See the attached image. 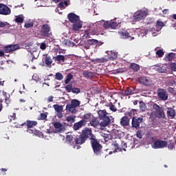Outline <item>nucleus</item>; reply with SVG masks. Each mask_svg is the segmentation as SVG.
<instances>
[{
	"label": "nucleus",
	"instance_id": "obj_40",
	"mask_svg": "<svg viewBox=\"0 0 176 176\" xmlns=\"http://www.w3.org/2000/svg\"><path fill=\"white\" fill-rule=\"evenodd\" d=\"M15 23H18L21 24V23H23L24 18L23 16H21L20 15L16 16V19H14Z\"/></svg>",
	"mask_w": 176,
	"mask_h": 176
},
{
	"label": "nucleus",
	"instance_id": "obj_8",
	"mask_svg": "<svg viewBox=\"0 0 176 176\" xmlns=\"http://www.w3.org/2000/svg\"><path fill=\"white\" fill-rule=\"evenodd\" d=\"M91 145L92 146L94 153L96 155H100L101 153V151H102V146L100 144V142L97 140V139H92L91 141Z\"/></svg>",
	"mask_w": 176,
	"mask_h": 176
},
{
	"label": "nucleus",
	"instance_id": "obj_28",
	"mask_svg": "<svg viewBox=\"0 0 176 176\" xmlns=\"http://www.w3.org/2000/svg\"><path fill=\"white\" fill-rule=\"evenodd\" d=\"M175 58V53L170 52L165 56L166 61H173Z\"/></svg>",
	"mask_w": 176,
	"mask_h": 176
},
{
	"label": "nucleus",
	"instance_id": "obj_35",
	"mask_svg": "<svg viewBox=\"0 0 176 176\" xmlns=\"http://www.w3.org/2000/svg\"><path fill=\"white\" fill-rule=\"evenodd\" d=\"M69 0H65V1H60L59 3V7L60 9H65L68 5H69Z\"/></svg>",
	"mask_w": 176,
	"mask_h": 176
},
{
	"label": "nucleus",
	"instance_id": "obj_20",
	"mask_svg": "<svg viewBox=\"0 0 176 176\" xmlns=\"http://www.w3.org/2000/svg\"><path fill=\"white\" fill-rule=\"evenodd\" d=\"M100 120H102L100 123V127H107V126H109L111 124V118L108 116L101 118Z\"/></svg>",
	"mask_w": 176,
	"mask_h": 176
},
{
	"label": "nucleus",
	"instance_id": "obj_3",
	"mask_svg": "<svg viewBox=\"0 0 176 176\" xmlns=\"http://www.w3.org/2000/svg\"><path fill=\"white\" fill-rule=\"evenodd\" d=\"M78 142L82 144H85L86 142V140L89 138L91 141H93L96 138V136L93 135V132L91 129L86 127L84 130L82 131V134L78 135Z\"/></svg>",
	"mask_w": 176,
	"mask_h": 176
},
{
	"label": "nucleus",
	"instance_id": "obj_15",
	"mask_svg": "<svg viewBox=\"0 0 176 176\" xmlns=\"http://www.w3.org/2000/svg\"><path fill=\"white\" fill-rule=\"evenodd\" d=\"M20 49V45L19 44L8 45L4 47L5 53H10L11 52H16Z\"/></svg>",
	"mask_w": 176,
	"mask_h": 176
},
{
	"label": "nucleus",
	"instance_id": "obj_55",
	"mask_svg": "<svg viewBox=\"0 0 176 176\" xmlns=\"http://www.w3.org/2000/svg\"><path fill=\"white\" fill-rule=\"evenodd\" d=\"M10 120H16V113H13L12 115L10 116Z\"/></svg>",
	"mask_w": 176,
	"mask_h": 176
},
{
	"label": "nucleus",
	"instance_id": "obj_61",
	"mask_svg": "<svg viewBox=\"0 0 176 176\" xmlns=\"http://www.w3.org/2000/svg\"><path fill=\"white\" fill-rule=\"evenodd\" d=\"M3 27H6V23L0 21V28H3Z\"/></svg>",
	"mask_w": 176,
	"mask_h": 176
},
{
	"label": "nucleus",
	"instance_id": "obj_52",
	"mask_svg": "<svg viewBox=\"0 0 176 176\" xmlns=\"http://www.w3.org/2000/svg\"><path fill=\"white\" fill-rule=\"evenodd\" d=\"M139 104H140V109H142V111H144L145 107H146L145 103H144V102H142V101H140V102H139Z\"/></svg>",
	"mask_w": 176,
	"mask_h": 176
},
{
	"label": "nucleus",
	"instance_id": "obj_56",
	"mask_svg": "<svg viewBox=\"0 0 176 176\" xmlns=\"http://www.w3.org/2000/svg\"><path fill=\"white\" fill-rule=\"evenodd\" d=\"M5 102L6 104V107H9V104H10V99L6 97L5 99Z\"/></svg>",
	"mask_w": 176,
	"mask_h": 176
},
{
	"label": "nucleus",
	"instance_id": "obj_13",
	"mask_svg": "<svg viewBox=\"0 0 176 176\" xmlns=\"http://www.w3.org/2000/svg\"><path fill=\"white\" fill-rule=\"evenodd\" d=\"M12 13L10 8L6 5L0 3V14L3 16H9Z\"/></svg>",
	"mask_w": 176,
	"mask_h": 176
},
{
	"label": "nucleus",
	"instance_id": "obj_26",
	"mask_svg": "<svg viewBox=\"0 0 176 176\" xmlns=\"http://www.w3.org/2000/svg\"><path fill=\"white\" fill-rule=\"evenodd\" d=\"M54 127L56 133H61V131H63V124L58 122L54 123Z\"/></svg>",
	"mask_w": 176,
	"mask_h": 176
},
{
	"label": "nucleus",
	"instance_id": "obj_64",
	"mask_svg": "<svg viewBox=\"0 0 176 176\" xmlns=\"http://www.w3.org/2000/svg\"><path fill=\"white\" fill-rule=\"evenodd\" d=\"M57 116L59 119H61L63 118V112L58 113Z\"/></svg>",
	"mask_w": 176,
	"mask_h": 176
},
{
	"label": "nucleus",
	"instance_id": "obj_57",
	"mask_svg": "<svg viewBox=\"0 0 176 176\" xmlns=\"http://www.w3.org/2000/svg\"><path fill=\"white\" fill-rule=\"evenodd\" d=\"M41 50H45L46 49V43H42L40 45Z\"/></svg>",
	"mask_w": 176,
	"mask_h": 176
},
{
	"label": "nucleus",
	"instance_id": "obj_49",
	"mask_svg": "<svg viewBox=\"0 0 176 176\" xmlns=\"http://www.w3.org/2000/svg\"><path fill=\"white\" fill-rule=\"evenodd\" d=\"M156 55L158 56V57H163L164 56V52L162 50H159L156 52Z\"/></svg>",
	"mask_w": 176,
	"mask_h": 176
},
{
	"label": "nucleus",
	"instance_id": "obj_63",
	"mask_svg": "<svg viewBox=\"0 0 176 176\" xmlns=\"http://www.w3.org/2000/svg\"><path fill=\"white\" fill-rule=\"evenodd\" d=\"M168 91H169L170 93H174V89H173V87H169L168 88Z\"/></svg>",
	"mask_w": 176,
	"mask_h": 176
},
{
	"label": "nucleus",
	"instance_id": "obj_25",
	"mask_svg": "<svg viewBox=\"0 0 176 176\" xmlns=\"http://www.w3.org/2000/svg\"><path fill=\"white\" fill-rule=\"evenodd\" d=\"M90 126L92 127H94L96 129V127H98L100 126V121L98 120V118L94 117L89 122Z\"/></svg>",
	"mask_w": 176,
	"mask_h": 176
},
{
	"label": "nucleus",
	"instance_id": "obj_7",
	"mask_svg": "<svg viewBox=\"0 0 176 176\" xmlns=\"http://www.w3.org/2000/svg\"><path fill=\"white\" fill-rule=\"evenodd\" d=\"M40 34L42 38H50L52 30L49 24H44L41 26Z\"/></svg>",
	"mask_w": 176,
	"mask_h": 176
},
{
	"label": "nucleus",
	"instance_id": "obj_41",
	"mask_svg": "<svg viewBox=\"0 0 176 176\" xmlns=\"http://www.w3.org/2000/svg\"><path fill=\"white\" fill-rule=\"evenodd\" d=\"M100 134L101 137H103V138H104V141H106V142H107L109 137H111L110 134L105 133L104 132H100Z\"/></svg>",
	"mask_w": 176,
	"mask_h": 176
},
{
	"label": "nucleus",
	"instance_id": "obj_9",
	"mask_svg": "<svg viewBox=\"0 0 176 176\" xmlns=\"http://www.w3.org/2000/svg\"><path fill=\"white\" fill-rule=\"evenodd\" d=\"M148 14V10H139L135 12L133 15V21H141L146 17Z\"/></svg>",
	"mask_w": 176,
	"mask_h": 176
},
{
	"label": "nucleus",
	"instance_id": "obj_4",
	"mask_svg": "<svg viewBox=\"0 0 176 176\" xmlns=\"http://www.w3.org/2000/svg\"><path fill=\"white\" fill-rule=\"evenodd\" d=\"M79 136H75L74 134H68L66 135V142L69 144L74 149H80V146L82 143H80Z\"/></svg>",
	"mask_w": 176,
	"mask_h": 176
},
{
	"label": "nucleus",
	"instance_id": "obj_46",
	"mask_svg": "<svg viewBox=\"0 0 176 176\" xmlns=\"http://www.w3.org/2000/svg\"><path fill=\"white\" fill-rule=\"evenodd\" d=\"M109 107L110 111H112L113 112H116V111H118V109H116V107H115L112 102L109 103Z\"/></svg>",
	"mask_w": 176,
	"mask_h": 176
},
{
	"label": "nucleus",
	"instance_id": "obj_43",
	"mask_svg": "<svg viewBox=\"0 0 176 176\" xmlns=\"http://www.w3.org/2000/svg\"><path fill=\"white\" fill-rule=\"evenodd\" d=\"M55 78L57 80H63L64 76H63V74L58 72L56 74Z\"/></svg>",
	"mask_w": 176,
	"mask_h": 176
},
{
	"label": "nucleus",
	"instance_id": "obj_59",
	"mask_svg": "<svg viewBox=\"0 0 176 176\" xmlns=\"http://www.w3.org/2000/svg\"><path fill=\"white\" fill-rule=\"evenodd\" d=\"M136 135L138 138H142V133L140 131L137 132Z\"/></svg>",
	"mask_w": 176,
	"mask_h": 176
},
{
	"label": "nucleus",
	"instance_id": "obj_31",
	"mask_svg": "<svg viewBox=\"0 0 176 176\" xmlns=\"http://www.w3.org/2000/svg\"><path fill=\"white\" fill-rule=\"evenodd\" d=\"M98 115L99 116V118L101 120L105 117H107L108 115V113H107V110L104 109V110H99L98 111Z\"/></svg>",
	"mask_w": 176,
	"mask_h": 176
},
{
	"label": "nucleus",
	"instance_id": "obj_53",
	"mask_svg": "<svg viewBox=\"0 0 176 176\" xmlns=\"http://www.w3.org/2000/svg\"><path fill=\"white\" fill-rule=\"evenodd\" d=\"M107 61H108V58H100L98 59V63H107Z\"/></svg>",
	"mask_w": 176,
	"mask_h": 176
},
{
	"label": "nucleus",
	"instance_id": "obj_45",
	"mask_svg": "<svg viewBox=\"0 0 176 176\" xmlns=\"http://www.w3.org/2000/svg\"><path fill=\"white\" fill-rule=\"evenodd\" d=\"M169 67L171 71H173V72H176V63H170L169 64Z\"/></svg>",
	"mask_w": 176,
	"mask_h": 176
},
{
	"label": "nucleus",
	"instance_id": "obj_33",
	"mask_svg": "<svg viewBox=\"0 0 176 176\" xmlns=\"http://www.w3.org/2000/svg\"><path fill=\"white\" fill-rule=\"evenodd\" d=\"M54 61H58V63H64L65 61V56L64 55H58L54 57Z\"/></svg>",
	"mask_w": 176,
	"mask_h": 176
},
{
	"label": "nucleus",
	"instance_id": "obj_50",
	"mask_svg": "<svg viewBox=\"0 0 176 176\" xmlns=\"http://www.w3.org/2000/svg\"><path fill=\"white\" fill-rule=\"evenodd\" d=\"M24 27L25 28H31L34 27V23L32 22L25 23Z\"/></svg>",
	"mask_w": 176,
	"mask_h": 176
},
{
	"label": "nucleus",
	"instance_id": "obj_24",
	"mask_svg": "<svg viewBox=\"0 0 176 176\" xmlns=\"http://www.w3.org/2000/svg\"><path fill=\"white\" fill-rule=\"evenodd\" d=\"M120 124L122 126V127H127V126L130 124V120L129 119V117H122L120 120Z\"/></svg>",
	"mask_w": 176,
	"mask_h": 176
},
{
	"label": "nucleus",
	"instance_id": "obj_21",
	"mask_svg": "<svg viewBox=\"0 0 176 176\" xmlns=\"http://www.w3.org/2000/svg\"><path fill=\"white\" fill-rule=\"evenodd\" d=\"M83 126H86V120H81L79 122L74 123L73 129L76 131L77 130H79V129H82Z\"/></svg>",
	"mask_w": 176,
	"mask_h": 176
},
{
	"label": "nucleus",
	"instance_id": "obj_37",
	"mask_svg": "<svg viewBox=\"0 0 176 176\" xmlns=\"http://www.w3.org/2000/svg\"><path fill=\"white\" fill-rule=\"evenodd\" d=\"M87 43L89 46H94L96 45H98V41L96 39H89L87 41Z\"/></svg>",
	"mask_w": 176,
	"mask_h": 176
},
{
	"label": "nucleus",
	"instance_id": "obj_29",
	"mask_svg": "<svg viewBox=\"0 0 176 176\" xmlns=\"http://www.w3.org/2000/svg\"><path fill=\"white\" fill-rule=\"evenodd\" d=\"M129 68L131 69H133V71H134L135 72H138V71H140V65L134 63H131V65H129Z\"/></svg>",
	"mask_w": 176,
	"mask_h": 176
},
{
	"label": "nucleus",
	"instance_id": "obj_19",
	"mask_svg": "<svg viewBox=\"0 0 176 176\" xmlns=\"http://www.w3.org/2000/svg\"><path fill=\"white\" fill-rule=\"evenodd\" d=\"M120 36L123 39H129V41H133L134 39V34L128 31H124L120 33Z\"/></svg>",
	"mask_w": 176,
	"mask_h": 176
},
{
	"label": "nucleus",
	"instance_id": "obj_54",
	"mask_svg": "<svg viewBox=\"0 0 176 176\" xmlns=\"http://www.w3.org/2000/svg\"><path fill=\"white\" fill-rule=\"evenodd\" d=\"M175 145L174 144V142H170V144L168 145V149L173 150L174 149Z\"/></svg>",
	"mask_w": 176,
	"mask_h": 176
},
{
	"label": "nucleus",
	"instance_id": "obj_14",
	"mask_svg": "<svg viewBox=\"0 0 176 176\" xmlns=\"http://www.w3.org/2000/svg\"><path fill=\"white\" fill-rule=\"evenodd\" d=\"M139 83L144 86H151L152 85V80L148 76H140L138 78Z\"/></svg>",
	"mask_w": 176,
	"mask_h": 176
},
{
	"label": "nucleus",
	"instance_id": "obj_18",
	"mask_svg": "<svg viewBox=\"0 0 176 176\" xmlns=\"http://www.w3.org/2000/svg\"><path fill=\"white\" fill-rule=\"evenodd\" d=\"M122 148L119 147V144L114 142L112 145L115 148V151L113 152H122V151H124L126 152V148H127V143H122Z\"/></svg>",
	"mask_w": 176,
	"mask_h": 176
},
{
	"label": "nucleus",
	"instance_id": "obj_11",
	"mask_svg": "<svg viewBox=\"0 0 176 176\" xmlns=\"http://www.w3.org/2000/svg\"><path fill=\"white\" fill-rule=\"evenodd\" d=\"M167 145V141L158 140L153 142L152 147L153 149H163V148H166Z\"/></svg>",
	"mask_w": 176,
	"mask_h": 176
},
{
	"label": "nucleus",
	"instance_id": "obj_42",
	"mask_svg": "<svg viewBox=\"0 0 176 176\" xmlns=\"http://www.w3.org/2000/svg\"><path fill=\"white\" fill-rule=\"evenodd\" d=\"M75 118H76V116H69L67 117L66 120H67V122H69V123H74V122H75Z\"/></svg>",
	"mask_w": 176,
	"mask_h": 176
},
{
	"label": "nucleus",
	"instance_id": "obj_16",
	"mask_svg": "<svg viewBox=\"0 0 176 176\" xmlns=\"http://www.w3.org/2000/svg\"><path fill=\"white\" fill-rule=\"evenodd\" d=\"M143 121L144 118L141 117L138 118L135 117H133L131 122L132 127H133V129H140V124L142 123Z\"/></svg>",
	"mask_w": 176,
	"mask_h": 176
},
{
	"label": "nucleus",
	"instance_id": "obj_39",
	"mask_svg": "<svg viewBox=\"0 0 176 176\" xmlns=\"http://www.w3.org/2000/svg\"><path fill=\"white\" fill-rule=\"evenodd\" d=\"M74 78V76L71 74V73H69L66 76V80H65V85H68L69 82H71V80Z\"/></svg>",
	"mask_w": 176,
	"mask_h": 176
},
{
	"label": "nucleus",
	"instance_id": "obj_2",
	"mask_svg": "<svg viewBox=\"0 0 176 176\" xmlns=\"http://www.w3.org/2000/svg\"><path fill=\"white\" fill-rule=\"evenodd\" d=\"M38 122L36 121L27 120L24 124H22V126H27V133H29L30 134H33L36 137H41V132L34 129V127H35V126H36Z\"/></svg>",
	"mask_w": 176,
	"mask_h": 176
},
{
	"label": "nucleus",
	"instance_id": "obj_51",
	"mask_svg": "<svg viewBox=\"0 0 176 176\" xmlns=\"http://www.w3.org/2000/svg\"><path fill=\"white\" fill-rule=\"evenodd\" d=\"M72 93H74V94L80 93V89L79 88H72Z\"/></svg>",
	"mask_w": 176,
	"mask_h": 176
},
{
	"label": "nucleus",
	"instance_id": "obj_38",
	"mask_svg": "<svg viewBox=\"0 0 176 176\" xmlns=\"http://www.w3.org/2000/svg\"><path fill=\"white\" fill-rule=\"evenodd\" d=\"M53 108L55 109L56 112H58V113L63 112V106H60L58 104H54Z\"/></svg>",
	"mask_w": 176,
	"mask_h": 176
},
{
	"label": "nucleus",
	"instance_id": "obj_23",
	"mask_svg": "<svg viewBox=\"0 0 176 176\" xmlns=\"http://www.w3.org/2000/svg\"><path fill=\"white\" fill-rule=\"evenodd\" d=\"M118 58V53L113 52L112 51L107 52V60L113 61Z\"/></svg>",
	"mask_w": 176,
	"mask_h": 176
},
{
	"label": "nucleus",
	"instance_id": "obj_6",
	"mask_svg": "<svg viewBox=\"0 0 176 176\" xmlns=\"http://www.w3.org/2000/svg\"><path fill=\"white\" fill-rule=\"evenodd\" d=\"M153 109L155 110V116H156L158 119H166V113H164V110L163 108L159 104L154 103L153 104Z\"/></svg>",
	"mask_w": 176,
	"mask_h": 176
},
{
	"label": "nucleus",
	"instance_id": "obj_48",
	"mask_svg": "<svg viewBox=\"0 0 176 176\" xmlns=\"http://www.w3.org/2000/svg\"><path fill=\"white\" fill-rule=\"evenodd\" d=\"M65 89L67 93H71L72 91V85H67L65 87Z\"/></svg>",
	"mask_w": 176,
	"mask_h": 176
},
{
	"label": "nucleus",
	"instance_id": "obj_36",
	"mask_svg": "<svg viewBox=\"0 0 176 176\" xmlns=\"http://www.w3.org/2000/svg\"><path fill=\"white\" fill-rule=\"evenodd\" d=\"M124 96H131V94H134V91L133 88H127L124 92H122Z\"/></svg>",
	"mask_w": 176,
	"mask_h": 176
},
{
	"label": "nucleus",
	"instance_id": "obj_22",
	"mask_svg": "<svg viewBox=\"0 0 176 176\" xmlns=\"http://www.w3.org/2000/svg\"><path fill=\"white\" fill-rule=\"evenodd\" d=\"M155 71H157L160 74H166L167 73V67L160 66L159 64L155 65L154 67Z\"/></svg>",
	"mask_w": 176,
	"mask_h": 176
},
{
	"label": "nucleus",
	"instance_id": "obj_30",
	"mask_svg": "<svg viewBox=\"0 0 176 176\" xmlns=\"http://www.w3.org/2000/svg\"><path fill=\"white\" fill-rule=\"evenodd\" d=\"M83 76L85 78H89V79H91L94 76V72H89V71H84L82 72Z\"/></svg>",
	"mask_w": 176,
	"mask_h": 176
},
{
	"label": "nucleus",
	"instance_id": "obj_58",
	"mask_svg": "<svg viewBox=\"0 0 176 176\" xmlns=\"http://www.w3.org/2000/svg\"><path fill=\"white\" fill-rule=\"evenodd\" d=\"M3 96L5 97V100L6 99V97L8 98H10V95L8 94V93L5 92L4 91H3Z\"/></svg>",
	"mask_w": 176,
	"mask_h": 176
},
{
	"label": "nucleus",
	"instance_id": "obj_47",
	"mask_svg": "<svg viewBox=\"0 0 176 176\" xmlns=\"http://www.w3.org/2000/svg\"><path fill=\"white\" fill-rule=\"evenodd\" d=\"M91 118V113H87L84 114L82 120H89Z\"/></svg>",
	"mask_w": 176,
	"mask_h": 176
},
{
	"label": "nucleus",
	"instance_id": "obj_27",
	"mask_svg": "<svg viewBox=\"0 0 176 176\" xmlns=\"http://www.w3.org/2000/svg\"><path fill=\"white\" fill-rule=\"evenodd\" d=\"M103 26H101L100 28H98L97 30L96 29H92L91 30V32L94 35H100V34L101 35H102V33L101 32H104V28H102Z\"/></svg>",
	"mask_w": 176,
	"mask_h": 176
},
{
	"label": "nucleus",
	"instance_id": "obj_34",
	"mask_svg": "<svg viewBox=\"0 0 176 176\" xmlns=\"http://www.w3.org/2000/svg\"><path fill=\"white\" fill-rule=\"evenodd\" d=\"M163 27H164V23L163 21H157L156 22V25H155L156 31H160L162 28H163Z\"/></svg>",
	"mask_w": 176,
	"mask_h": 176
},
{
	"label": "nucleus",
	"instance_id": "obj_5",
	"mask_svg": "<svg viewBox=\"0 0 176 176\" xmlns=\"http://www.w3.org/2000/svg\"><path fill=\"white\" fill-rule=\"evenodd\" d=\"M80 105V101L76 99H72L71 103L66 105V109L71 113H76V108Z\"/></svg>",
	"mask_w": 176,
	"mask_h": 176
},
{
	"label": "nucleus",
	"instance_id": "obj_12",
	"mask_svg": "<svg viewBox=\"0 0 176 176\" xmlns=\"http://www.w3.org/2000/svg\"><path fill=\"white\" fill-rule=\"evenodd\" d=\"M157 94L158 98L162 101H166L168 99V94H167V91L166 89L160 88L157 90Z\"/></svg>",
	"mask_w": 176,
	"mask_h": 176
},
{
	"label": "nucleus",
	"instance_id": "obj_32",
	"mask_svg": "<svg viewBox=\"0 0 176 176\" xmlns=\"http://www.w3.org/2000/svg\"><path fill=\"white\" fill-rule=\"evenodd\" d=\"M44 61L47 67H52V64L53 63V60H52V57L46 56L44 58Z\"/></svg>",
	"mask_w": 176,
	"mask_h": 176
},
{
	"label": "nucleus",
	"instance_id": "obj_60",
	"mask_svg": "<svg viewBox=\"0 0 176 176\" xmlns=\"http://www.w3.org/2000/svg\"><path fill=\"white\" fill-rule=\"evenodd\" d=\"M85 38H90V33H89L88 30L85 31Z\"/></svg>",
	"mask_w": 176,
	"mask_h": 176
},
{
	"label": "nucleus",
	"instance_id": "obj_62",
	"mask_svg": "<svg viewBox=\"0 0 176 176\" xmlns=\"http://www.w3.org/2000/svg\"><path fill=\"white\" fill-rule=\"evenodd\" d=\"M47 102H53V96H49L48 99H47Z\"/></svg>",
	"mask_w": 176,
	"mask_h": 176
},
{
	"label": "nucleus",
	"instance_id": "obj_17",
	"mask_svg": "<svg viewBox=\"0 0 176 176\" xmlns=\"http://www.w3.org/2000/svg\"><path fill=\"white\" fill-rule=\"evenodd\" d=\"M166 115L168 119H175L176 111L173 107L166 108Z\"/></svg>",
	"mask_w": 176,
	"mask_h": 176
},
{
	"label": "nucleus",
	"instance_id": "obj_1",
	"mask_svg": "<svg viewBox=\"0 0 176 176\" xmlns=\"http://www.w3.org/2000/svg\"><path fill=\"white\" fill-rule=\"evenodd\" d=\"M67 19L73 25L72 26V30L74 32L79 31L83 27V22L80 21V16H78L74 12H70L67 14Z\"/></svg>",
	"mask_w": 176,
	"mask_h": 176
},
{
	"label": "nucleus",
	"instance_id": "obj_44",
	"mask_svg": "<svg viewBox=\"0 0 176 176\" xmlns=\"http://www.w3.org/2000/svg\"><path fill=\"white\" fill-rule=\"evenodd\" d=\"M38 119V120H46V119H47V114L41 113Z\"/></svg>",
	"mask_w": 176,
	"mask_h": 176
},
{
	"label": "nucleus",
	"instance_id": "obj_10",
	"mask_svg": "<svg viewBox=\"0 0 176 176\" xmlns=\"http://www.w3.org/2000/svg\"><path fill=\"white\" fill-rule=\"evenodd\" d=\"M103 28L105 30H109L111 28V30H116L118 27L119 26V23L116 22L115 21H105L103 22V24H102Z\"/></svg>",
	"mask_w": 176,
	"mask_h": 176
}]
</instances>
